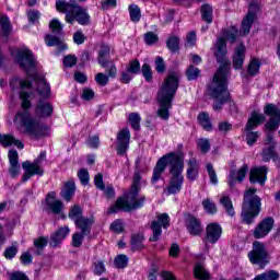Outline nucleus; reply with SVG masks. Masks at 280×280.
I'll return each mask as SVG.
<instances>
[{"label":"nucleus","instance_id":"nucleus-31","mask_svg":"<svg viewBox=\"0 0 280 280\" xmlns=\"http://www.w3.org/2000/svg\"><path fill=\"white\" fill-rule=\"evenodd\" d=\"M253 23H255V18L252 16L250 14H246L242 21L240 35L246 36V34H250V28L253 27Z\"/></svg>","mask_w":280,"mask_h":280},{"label":"nucleus","instance_id":"nucleus-64","mask_svg":"<svg viewBox=\"0 0 280 280\" xmlns=\"http://www.w3.org/2000/svg\"><path fill=\"white\" fill-rule=\"evenodd\" d=\"M95 81L96 83L100 85V86H106V84H108V81H109V78L108 75L102 73V72H98L96 75H95Z\"/></svg>","mask_w":280,"mask_h":280},{"label":"nucleus","instance_id":"nucleus-44","mask_svg":"<svg viewBox=\"0 0 280 280\" xmlns=\"http://www.w3.org/2000/svg\"><path fill=\"white\" fill-rule=\"evenodd\" d=\"M197 148L200 150L201 154H207L211 150V142L207 138H200L197 140Z\"/></svg>","mask_w":280,"mask_h":280},{"label":"nucleus","instance_id":"nucleus-60","mask_svg":"<svg viewBox=\"0 0 280 280\" xmlns=\"http://www.w3.org/2000/svg\"><path fill=\"white\" fill-rule=\"evenodd\" d=\"M262 277V280H279V272L277 270H269L260 273Z\"/></svg>","mask_w":280,"mask_h":280},{"label":"nucleus","instance_id":"nucleus-25","mask_svg":"<svg viewBox=\"0 0 280 280\" xmlns=\"http://www.w3.org/2000/svg\"><path fill=\"white\" fill-rule=\"evenodd\" d=\"M60 196L63 198V200H66V202H71V198L75 196V180L69 179L66 182Z\"/></svg>","mask_w":280,"mask_h":280},{"label":"nucleus","instance_id":"nucleus-56","mask_svg":"<svg viewBox=\"0 0 280 280\" xmlns=\"http://www.w3.org/2000/svg\"><path fill=\"white\" fill-rule=\"evenodd\" d=\"M16 253H19V246L12 245L5 248L4 257L5 259H14V257H16Z\"/></svg>","mask_w":280,"mask_h":280},{"label":"nucleus","instance_id":"nucleus-40","mask_svg":"<svg viewBox=\"0 0 280 280\" xmlns=\"http://www.w3.org/2000/svg\"><path fill=\"white\" fill-rule=\"evenodd\" d=\"M128 121L136 131L141 130V115L139 113L129 114Z\"/></svg>","mask_w":280,"mask_h":280},{"label":"nucleus","instance_id":"nucleus-14","mask_svg":"<svg viewBox=\"0 0 280 280\" xmlns=\"http://www.w3.org/2000/svg\"><path fill=\"white\" fill-rule=\"evenodd\" d=\"M275 229V219L272 217H267L262 219L253 230V237L255 240H264L270 235V231Z\"/></svg>","mask_w":280,"mask_h":280},{"label":"nucleus","instance_id":"nucleus-50","mask_svg":"<svg viewBox=\"0 0 280 280\" xmlns=\"http://www.w3.org/2000/svg\"><path fill=\"white\" fill-rule=\"evenodd\" d=\"M49 27L52 32V34L61 35L62 34V24L60 23V20L54 19L49 23Z\"/></svg>","mask_w":280,"mask_h":280},{"label":"nucleus","instance_id":"nucleus-30","mask_svg":"<svg viewBox=\"0 0 280 280\" xmlns=\"http://www.w3.org/2000/svg\"><path fill=\"white\" fill-rule=\"evenodd\" d=\"M45 43L47 47H58L60 51L67 49V44L62 43V39L54 35H46Z\"/></svg>","mask_w":280,"mask_h":280},{"label":"nucleus","instance_id":"nucleus-41","mask_svg":"<svg viewBox=\"0 0 280 280\" xmlns=\"http://www.w3.org/2000/svg\"><path fill=\"white\" fill-rule=\"evenodd\" d=\"M128 10L132 23H139V21H141V9L139 8V5L130 4Z\"/></svg>","mask_w":280,"mask_h":280},{"label":"nucleus","instance_id":"nucleus-62","mask_svg":"<svg viewBox=\"0 0 280 280\" xmlns=\"http://www.w3.org/2000/svg\"><path fill=\"white\" fill-rule=\"evenodd\" d=\"M110 8H117V0H102L101 10L104 12L110 10Z\"/></svg>","mask_w":280,"mask_h":280},{"label":"nucleus","instance_id":"nucleus-45","mask_svg":"<svg viewBox=\"0 0 280 280\" xmlns=\"http://www.w3.org/2000/svg\"><path fill=\"white\" fill-rule=\"evenodd\" d=\"M261 61H259V59H252L247 68V73H249V75H257V73H259Z\"/></svg>","mask_w":280,"mask_h":280},{"label":"nucleus","instance_id":"nucleus-34","mask_svg":"<svg viewBox=\"0 0 280 280\" xmlns=\"http://www.w3.org/2000/svg\"><path fill=\"white\" fill-rule=\"evenodd\" d=\"M220 205H222V207L225 209L228 215H231V218H233V215H235V210L233 208V201L231 200V197L224 195L220 198Z\"/></svg>","mask_w":280,"mask_h":280},{"label":"nucleus","instance_id":"nucleus-28","mask_svg":"<svg viewBox=\"0 0 280 280\" xmlns=\"http://www.w3.org/2000/svg\"><path fill=\"white\" fill-rule=\"evenodd\" d=\"M93 222H95L93 218L89 219L83 217L82 219H79V221H77L74 224L77 229L83 233V235H91V228L93 226Z\"/></svg>","mask_w":280,"mask_h":280},{"label":"nucleus","instance_id":"nucleus-36","mask_svg":"<svg viewBox=\"0 0 280 280\" xmlns=\"http://www.w3.org/2000/svg\"><path fill=\"white\" fill-rule=\"evenodd\" d=\"M201 19L206 23H213V8L209 4L201 7Z\"/></svg>","mask_w":280,"mask_h":280},{"label":"nucleus","instance_id":"nucleus-59","mask_svg":"<svg viewBox=\"0 0 280 280\" xmlns=\"http://www.w3.org/2000/svg\"><path fill=\"white\" fill-rule=\"evenodd\" d=\"M144 42L148 45H154L155 43H159V35L154 32H148L144 34Z\"/></svg>","mask_w":280,"mask_h":280},{"label":"nucleus","instance_id":"nucleus-32","mask_svg":"<svg viewBox=\"0 0 280 280\" xmlns=\"http://www.w3.org/2000/svg\"><path fill=\"white\" fill-rule=\"evenodd\" d=\"M194 275L195 279L198 280H209L211 279V276L209 275V271L205 268V265L198 262L194 268Z\"/></svg>","mask_w":280,"mask_h":280},{"label":"nucleus","instance_id":"nucleus-13","mask_svg":"<svg viewBox=\"0 0 280 280\" xmlns=\"http://www.w3.org/2000/svg\"><path fill=\"white\" fill-rule=\"evenodd\" d=\"M170 226V215L167 213H162L158 215V220L152 221L151 231L153 235L150 237V242H159L163 233V229Z\"/></svg>","mask_w":280,"mask_h":280},{"label":"nucleus","instance_id":"nucleus-24","mask_svg":"<svg viewBox=\"0 0 280 280\" xmlns=\"http://www.w3.org/2000/svg\"><path fill=\"white\" fill-rule=\"evenodd\" d=\"M244 58H246V47L241 44L234 52L233 56V67L234 69H242L244 67Z\"/></svg>","mask_w":280,"mask_h":280},{"label":"nucleus","instance_id":"nucleus-7","mask_svg":"<svg viewBox=\"0 0 280 280\" xmlns=\"http://www.w3.org/2000/svg\"><path fill=\"white\" fill-rule=\"evenodd\" d=\"M257 189L249 188L244 194L241 218L244 224H253L261 211V198L256 196Z\"/></svg>","mask_w":280,"mask_h":280},{"label":"nucleus","instance_id":"nucleus-38","mask_svg":"<svg viewBox=\"0 0 280 280\" xmlns=\"http://www.w3.org/2000/svg\"><path fill=\"white\" fill-rule=\"evenodd\" d=\"M145 237L142 234L131 236V250H142Z\"/></svg>","mask_w":280,"mask_h":280},{"label":"nucleus","instance_id":"nucleus-21","mask_svg":"<svg viewBox=\"0 0 280 280\" xmlns=\"http://www.w3.org/2000/svg\"><path fill=\"white\" fill-rule=\"evenodd\" d=\"M246 174H248V165H243L238 171L232 170L229 176V185L230 188L233 189L236 183H243L244 178H246Z\"/></svg>","mask_w":280,"mask_h":280},{"label":"nucleus","instance_id":"nucleus-35","mask_svg":"<svg viewBox=\"0 0 280 280\" xmlns=\"http://www.w3.org/2000/svg\"><path fill=\"white\" fill-rule=\"evenodd\" d=\"M46 205L48 209H50V211L55 213V215H58L59 213L62 212V209H65V205L60 200L47 199Z\"/></svg>","mask_w":280,"mask_h":280},{"label":"nucleus","instance_id":"nucleus-29","mask_svg":"<svg viewBox=\"0 0 280 280\" xmlns=\"http://www.w3.org/2000/svg\"><path fill=\"white\" fill-rule=\"evenodd\" d=\"M110 56V47L108 45H102L98 49V57L97 62L103 67V69H106L108 67V58Z\"/></svg>","mask_w":280,"mask_h":280},{"label":"nucleus","instance_id":"nucleus-55","mask_svg":"<svg viewBox=\"0 0 280 280\" xmlns=\"http://www.w3.org/2000/svg\"><path fill=\"white\" fill-rule=\"evenodd\" d=\"M75 65H78V57L75 55H68L63 58V66L68 69L75 67Z\"/></svg>","mask_w":280,"mask_h":280},{"label":"nucleus","instance_id":"nucleus-17","mask_svg":"<svg viewBox=\"0 0 280 280\" xmlns=\"http://www.w3.org/2000/svg\"><path fill=\"white\" fill-rule=\"evenodd\" d=\"M185 224L189 235H192L194 237H200V235L205 233V228L202 226L200 219L191 214L186 215Z\"/></svg>","mask_w":280,"mask_h":280},{"label":"nucleus","instance_id":"nucleus-46","mask_svg":"<svg viewBox=\"0 0 280 280\" xmlns=\"http://www.w3.org/2000/svg\"><path fill=\"white\" fill-rule=\"evenodd\" d=\"M114 266L118 269H124L128 267V256L120 254L114 259Z\"/></svg>","mask_w":280,"mask_h":280},{"label":"nucleus","instance_id":"nucleus-47","mask_svg":"<svg viewBox=\"0 0 280 280\" xmlns=\"http://www.w3.org/2000/svg\"><path fill=\"white\" fill-rule=\"evenodd\" d=\"M259 10H261V1L253 0L249 3V10H248L247 14H250V16H253L254 19H257V12H259Z\"/></svg>","mask_w":280,"mask_h":280},{"label":"nucleus","instance_id":"nucleus-20","mask_svg":"<svg viewBox=\"0 0 280 280\" xmlns=\"http://www.w3.org/2000/svg\"><path fill=\"white\" fill-rule=\"evenodd\" d=\"M9 174L12 178H16L21 174V164H19V152L16 150H10L9 154Z\"/></svg>","mask_w":280,"mask_h":280},{"label":"nucleus","instance_id":"nucleus-51","mask_svg":"<svg viewBox=\"0 0 280 280\" xmlns=\"http://www.w3.org/2000/svg\"><path fill=\"white\" fill-rule=\"evenodd\" d=\"M200 75V69L190 66L187 70H186V78L187 80L191 81V80H198V77Z\"/></svg>","mask_w":280,"mask_h":280},{"label":"nucleus","instance_id":"nucleus-37","mask_svg":"<svg viewBox=\"0 0 280 280\" xmlns=\"http://www.w3.org/2000/svg\"><path fill=\"white\" fill-rule=\"evenodd\" d=\"M10 86L11 89L14 91V89H16L18 86H20V89L22 91H25V89H32V82L27 81V80H21L19 78H14L11 80L10 82Z\"/></svg>","mask_w":280,"mask_h":280},{"label":"nucleus","instance_id":"nucleus-12","mask_svg":"<svg viewBox=\"0 0 280 280\" xmlns=\"http://www.w3.org/2000/svg\"><path fill=\"white\" fill-rule=\"evenodd\" d=\"M248 259L254 266H259V268H266L270 264V255L266 249V244L255 241L253 243V250L248 253Z\"/></svg>","mask_w":280,"mask_h":280},{"label":"nucleus","instance_id":"nucleus-19","mask_svg":"<svg viewBox=\"0 0 280 280\" xmlns=\"http://www.w3.org/2000/svg\"><path fill=\"white\" fill-rule=\"evenodd\" d=\"M266 180H268V166H256L249 171V183L266 185Z\"/></svg>","mask_w":280,"mask_h":280},{"label":"nucleus","instance_id":"nucleus-58","mask_svg":"<svg viewBox=\"0 0 280 280\" xmlns=\"http://www.w3.org/2000/svg\"><path fill=\"white\" fill-rule=\"evenodd\" d=\"M218 130L219 132H221V135H226L228 132H231V130H233V125L229 121L219 122Z\"/></svg>","mask_w":280,"mask_h":280},{"label":"nucleus","instance_id":"nucleus-33","mask_svg":"<svg viewBox=\"0 0 280 280\" xmlns=\"http://www.w3.org/2000/svg\"><path fill=\"white\" fill-rule=\"evenodd\" d=\"M198 121L203 130H207V132H211V130H213V125L211 124V118L209 117L208 113H200L198 115Z\"/></svg>","mask_w":280,"mask_h":280},{"label":"nucleus","instance_id":"nucleus-52","mask_svg":"<svg viewBox=\"0 0 280 280\" xmlns=\"http://www.w3.org/2000/svg\"><path fill=\"white\" fill-rule=\"evenodd\" d=\"M206 168L209 174L210 183H212V185H218V174L215 173V168H213V164L208 163Z\"/></svg>","mask_w":280,"mask_h":280},{"label":"nucleus","instance_id":"nucleus-57","mask_svg":"<svg viewBox=\"0 0 280 280\" xmlns=\"http://www.w3.org/2000/svg\"><path fill=\"white\" fill-rule=\"evenodd\" d=\"M142 75L147 82H152V68L148 63H143L142 68Z\"/></svg>","mask_w":280,"mask_h":280},{"label":"nucleus","instance_id":"nucleus-39","mask_svg":"<svg viewBox=\"0 0 280 280\" xmlns=\"http://www.w3.org/2000/svg\"><path fill=\"white\" fill-rule=\"evenodd\" d=\"M68 217L70 218V220L74 221L75 224L78 221L84 218V215L82 214V208L78 205L73 206L72 208H70Z\"/></svg>","mask_w":280,"mask_h":280},{"label":"nucleus","instance_id":"nucleus-18","mask_svg":"<svg viewBox=\"0 0 280 280\" xmlns=\"http://www.w3.org/2000/svg\"><path fill=\"white\" fill-rule=\"evenodd\" d=\"M130 148V129L124 128L117 135V154L124 156Z\"/></svg>","mask_w":280,"mask_h":280},{"label":"nucleus","instance_id":"nucleus-61","mask_svg":"<svg viewBox=\"0 0 280 280\" xmlns=\"http://www.w3.org/2000/svg\"><path fill=\"white\" fill-rule=\"evenodd\" d=\"M273 158H275L273 147H268L262 150V161H265V163H268V161H270V159H273Z\"/></svg>","mask_w":280,"mask_h":280},{"label":"nucleus","instance_id":"nucleus-3","mask_svg":"<svg viewBox=\"0 0 280 280\" xmlns=\"http://www.w3.org/2000/svg\"><path fill=\"white\" fill-rule=\"evenodd\" d=\"M230 71L231 61H224L213 75L212 83L209 86L210 96L214 100L213 110H222L223 104L231 102V93L229 92Z\"/></svg>","mask_w":280,"mask_h":280},{"label":"nucleus","instance_id":"nucleus-11","mask_svg":"<svg viewBox=\"0 0 280 280\" xmlns=\"http://www.w3.org/2000/svg\"><path fill=\"white\" fill-rule=\"evenodd\" d=\"M266 121V116L264 114H259L257 112L252 113L246 126H245V138L247 145L253 147L257 143V139L261 137L259 131H253L257 126H261L262 122Z\"/></svg>","mask_w":280,"mask_h":280},{"label":"nucleus","instance_id":"nucleus-8","mask_svg":"<svg viewBox=\"0 0 280 280\" xmlns=\"http://www.w3.org/2000/svg\"><path fill=\"white\" fill-rule=\"evenodd\" d=\"M145 202V196H141L139 197V190H130L127 194L126 199L119 197L116 200V205L112 206L107 213H117V211H119V209H121V211H135L137 209H141V207H143Z\"/></svg>","mask_w":280,"mask_h":280},{"label":"nucleus","instance_id":"nucleus-42","mask_svg":"<svg viewBox=\"0 0 280 280\" xmlns=\"http://www.w3.org/2000/svg\"><path fill=\"white\" fill-rule=\"evenodd\" d=\"M166 46L170 51L176 54L180 49V39L177 36H171L166 40Z\"/></svg>","mask_w":280,"mask_h":280},{"label":"nucleus","instance_id":"nucleus-23","mask_svg":"<svg viewBox=\"0 0 280 280\" xmlns=\"http://www.w3.org/2000/svg\"><path fill=\"white\" fill-rule=\"evenodd\" d=\"M71 233V230H69V226H62L59 228L50 237L49 245L52 248H56L59 244H62V240L67 237Z\"/></svg>","mask_w":280,"mask_h":280},{"label":"nucleus","instance_id":"nucleus-16","mask_svg":"<svg viewBox=\"0 0 280 280\" xmlns=\"http://www.w3.org/2000/svg\"><path fill=\"white\" fill-rule=\"evenodd\" d=\"M222 237V226L218 223H210L206 228V235L202 238L203 244H218Z\"/></svg>","mask_w":280,"mask_h":280},{"label":"nucleus","instance_id":"nucleus-22","mask_svg":"<svg viewBox=\"0 0 280 280\" xmlns=\"http://www.w3.org/2000/svg\"><path fill=\"white\" fill-rule=\"evenodd\" d=\"M54 113V106L47 101L39 100L35 107V115L37 117H51Z\"/></svg>","mask_w":280,"mask_h":280},{"label":"nucleus","instance_id":"nucleus-48","mask_svg":"<svg viewBox=\"0 0 280 280\" xmlns=\"http://www.w3.org/2000/svg\"><path fill=\"white\" fill-rule=\"evenodd\" d=\"M48 242L49 241L45 236H40L39 238H36L34 241V246L35 248H37V250L35 252V255H40V250H43V248L47 246Z\"/></svg>","mask_w":280,"mask_h":280},{"label":"nucleus","instance_id":"nucleus-4","mask_svg":"<svg viewBox=\"0 0 280 280\" xmlns=\"http://www.w3.org/2000/svg\"><path fill=\"white\" fill-rule=\"evenodd\" d=\"M15 60L21 69H23L30 78L35 80L38 95L48 100L51 95V88L47 84L45 78L30 72L32 69H36V58H34V52L27 48L20 49L16 51Z\"/></svg>","mask_w":280,"mask_h":280},{"label":"nucleus","instance_id":"nucleus-63","mask_svg":"<svg viewBox=\"0 0 280 280\" xmlns=\"http://www.w3.org/2000/svg\"><path fill=\"white\" fill-rule=\"evenodd\" d=\"M78 178L80 179L81 184L89 185V171L86 168H82L78 172Z\"/></svg>","mask_w":280,"mask_h":280},{"label":"nucleus","instance_id":"nucleus-10","mask_svg":"<svg viewBox=\"0 0 280 280\" xmlns=\"http://www.w3.org/2000/svg\"><path fill=\"white\" fill-rule=\"evenodd\" d=\"M237 36H240V31L237 27L232 26L228 30H223L222 36L217 39L214 56L218 62H224V58L226 56V40L230 43H235L237 40Z\"/></svg>","mask_w":280,"mask_h":280},{"label":"nucleus","instance_id":"nucleus-15","mask_svg":"<svg viewBox=\"0 0 280 280\" xmlns=\"http://www.w3.org/2000/svg\"><path fill=\"white\" fill-rule=\"evenodd\" d=\"M265 115H268L269 121L265 125L267 130H277L280 124V109L277 105L269 103L265 106Z\"/></svg>","mask_w":280,"mask_h":280},{"label":"nucleus","instance_id":"nucleus-1","mask_svg":"<svg viewBox=\"0 0 280 280\" xmlns=\"http://www.w3.org/2000/svg\"><path fill=\"white\" fill-rule=\"evenodd\" d=\"M170 165V174L171 179L168 187L164 189V194L166 196H172L175 194H179L180 189H183V183L185 177H183V171L185 170V155L183 153H167L163 155L158 162L153 170V176L151 178L152 185H156L159 180H161V176L165 168Z\"/></svg>","mask_w":280,"mask_h":280},{"label":"nucleus","instance_id":"nucleus-49","mask_svg":"<svg viewBox=\"0 0 280 280\" xmlns=\"http://www.w3.org/2000/svg\"><path fill=\"white\" fill-rule=\"evenodd\" d=\"M89 234H84L82 232H77L72 236V246L74 248H80L82 246V242H84V237H86Z\"/></svg>","mask_w":280,"mask_h":280},{"label":"nucleus","instance_id":"nucleus-26","mask_svg":"<svg viewBox=\"0 0 280 280\" xmlns=\"http://www.w3.org/2000/svg\"><path fill=\"white\" fill-rule=\"evenodd\" d=\"M0 36L3 40H9L10 36H12V23L8 16L0 18Z\"/></svg>","mask_w":280,"mask_h":280},{"label":"nucleus","instance_id":"nucleus-54","mask_svg":"<svg viewBox=\"0 0 280 280\" xmlns=\"http://www.w3.org/2000/svg\"><path fill=\"white\" fill-rule=\"evenodd\" d=\"M130 190H132V191H140L141 190V173L135 172L133 182H132Z\"/></svg>","mask_w":280,"mask_h":280},{"label":"nucleus","instance_id":"nucleus-53","mask_svg":"<svg viewBox=\"0 0 280 280\" xmlns=\"http://www.w3.org/2000/svg\"><path fill=\"white\" fill-rule=\"evenodd\" d=\"M127 71H129L133 75H137L141 71V63H139L137 59L130 61L127 66Z\"/></svg>","mask_w":280,"mask_h":280},{"label":"nucleus","instance_id":"nucleus-5","mask_svg":"<svg viewBox=\"0 0 280 280\" xmlns=\"http://www.w3.org/2000/svg\"><path fill=\"white\" fill-rule=\"evenodd\" d=\"M176 91H178V74L171 72L158 92V103L160 104L158 117L164 121L170 119V108H172Z\"/></svg>","mask_w":280,"mask_h":280},{"label":"nucleus","instance_id":"nucleus-27","mask_svg":"<svg viewBox=\"0 0 280 280\" xmlns=\"http://www.w3.org/2000/svg\"><path fill=\"white\" fill-rule=\"evenodd\" d=\"M0 143L3 145V148H10V145H15L19 148V150H23L25 148V144L12 135H1L0 133Z\"/></svg>","mask_w":280,"mask_h":280},{"label":"nucleus","instance_id":"nucleus-9","mask_svg":"<svg viewBox=\"0 0 280 280\" xmlns=\"http://www.w3.org/2000/svg\"><path fill=\"white\" fill-rule=\"evenodd\" d=\"M45 161H47V152L42 151L33 162H23L22 167L24 174L22 176V183H27L32 176H43L45 174V170L43 168V163H45Z\"/></svg>","mask_w":280,"mask_h":280},{"label":"nucleus","instance_id":"nucleus-43","mask_svg":"<svg viewBox=\"0 0 280 280\" xmlns=\"http://www.w3.org/2000/svg\"><path fill=\"white\" fill-rule=\"evenodd\" d=\"M201 205L206 213H209L210 215H214V213H218V206H215V202H213V200L209 198L203 199Z\"/></svg>","mask_w":280,"mask_h":280},{"label":"nucleus","instance_id":"nucleus-6","mask_svg":"<svg viewBox=\"0 0 280 280\" xmlns=\"http://www.w3.org/2000/svg\"><path fill=\"white\" fill-rule=\"evenodd\" d=\"M56 9L58 12L66 14V22L70 25H73L75 21L79 25H91V15H89L86 9L78 5L75 1L57 0Z\"/></svg>","mask_w":280,"mask_h":280},{"label":"nucleus","instance_id":"nucleus-2","mask_svg":"<svg viewBox=\"0 0 280 280\" xmlns=\"http://www.w3.org/2000/svg\"><path fill=\"white\" fill-rule=\"evenodd\" d=\"M31 95L32 94L25 91L20 92V100L22 102V108L24 112L18 113L15 119H19L22 126L18 127L20 132L28 135L31 139L38 140L47 136V127H45V125H43L40 120L30 114L28 110L30 108H32V102L30 101Z\"/></svg>","mask_w":280,"mask_h":280}]
</instances>
